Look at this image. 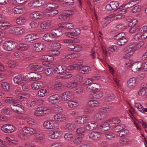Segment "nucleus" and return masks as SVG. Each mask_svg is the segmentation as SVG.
Instances as JSON below:
<instances>
[{"instance_id": "nucleus-58", "label": "nucleus", "mask_w": 147, "mask_h": 147, "mask_svg": "<svg viewBox=\"0 0 147 147\" xmlns=\"http://www.w3.org/2000/svg\"><path fill=\"white\" fill-rule=\"evenodd\" d=\"M77 85L78 84L76 82H71L67 84L66 86L67 88L72 89L76 87Z\"/></svg>"}, {"instance_id": "nucleus-30", "label": "nucleus", "mask_w": 147, "mask_h": 147, "mask_svg": "<svg viewBox=\"0 0 147 147\" xmlns=\"http://www.w3.org/2000/svg\"><path fill=\"white\" fill-rule=\"evenodd\" d=\"M76 127V125L73 123H69L65 125V129L68 131L74 130Z\"/></svg>"}, {"instance_id": "nucleus-34", "label": "nucleus", "mask_w": 147, "mask_h": 147, "mask_svg": "<svg viewBox=\"0 0 147 147\" xmlns=\"http://www.w3.org/2000/svg\"><path fill=\"white\" fill-rule=\"evenodd\" d=\"M100 129L102 131H107L110 129V124L107 122H105L100 126Z\"/></svg>"}, {"instance_id": "nucleus-6", "label": "nucleus", "mask_w": 147, "mask_h": 147, "mask_svg": "<svg viewBox=\"0 0 147 147\" xmlns=\"http://www.w3.org/2000/svg\"><path fill=\"white\" fill-rule=\"evenodd\" d=\"M57 124L53 121H47L43 123L44 127L46 129H53L57 127Z\"/></svg>"}, {"instance_id": "nucleus-64", "label": "nucleus", "mask_w": 147, "mask_h": 147, "mask_svg": "<svg viewBox=\"0 0 147 147\" xmlns=\"http://www.w3.org/2000/svg\"><path fill=\"white\" fill-rule=\"evenodd\" d=\"M85 128L82 127L79 128L76 130L77 133L79 135H83L85 132Z\"/></svg>"}, {"instance_id": "nucleus-33", "label": "nucleus", "mask_w": 147, "mask_h": 147, "mask_svg": "<svg viewBox=\"0 0 147 147\" xmlns=\"http://www.w3.org/2000/svg\"><path fill=\"white\" fill-rule=\"evenodd\" d=\"M135 107L139 111L142 113H144L145 112H147V108L144 109L143 106L139 103H136Z\"/></svg>"}, {"instance_id": "nucleus-51", "label": "nucleus", "mask_w": 147, "mask_h": 147, "mask_svg": "<svg viewBox=\"0 0 147 147\" xmlns=\"http://www.w3.org/2000/svg\"><path fill=\"white\" fill-rule=\"evenodd\" d=\"M68 106L71 108L76 107L79 105V104L76 101L74 100H69L68 102Z\"/></svg>"}, {"instance_id": "nucleus-53", "label": "nucleus", "mask_w": 147, "mask_h": 147, "mask_svg": "<svg viewBox=\"0 0 147 147\" xmlns=\"http://www.w3.org/2000/svg\"><path fill=\"white\" fill-rule=\"evenodd\" d=\"M135 51V49H131L129 52L126 53L125 56L123 57L124 59H128L130 57L132 56L134 53V51Z\"/></svg>"}, {"instance_id": "nucleus-59", "label": "nucleus", "mask_w": 147, "mask_h": 147, "mask_svg": "<svg viewBox=\"0 0 147 147\" xmlns=\"http://www.w3.org/2000/svg\"><path fill=\"white\" fill-rule=\"evenodd\" d=\"M103 95V93L101 91H97L94 93L93 97L97 98H99L102 97Z\"/></svg>"}, {"instance_id": "nucleus-20", "label": "nucleus", "mask_w": 147, "mask_h": 147, "mask_svg": "<svg viewBox=\"0 0 147 147\" xmlns=\"http://www.w3.org/2000/svg\"><path fill=\"white\" fill-rule=\"evenodd\" d=\"M136 80L135 78L133 77L129 79L127 82V85L128 88H132L135 86L137 83Z\"/></svg>"}, {"instance_id": "nucleus-50", "label": "nucleus", "mask_w": 147, "mask_h": 147, "mask_svg": "<svg viewBox=\"0 0 147 147\" xmlns=\"http://www.w3.org/2000/svg\"><path fill=\"white\" fill-rule=\"evenodd\" d=\"M18 65V63L13 60H10L8 61L7 65L10 68H12Z\"/></svg>"}, {"instance_id": "nucleus-43", "label": "nucleus", "mask_w": 147, "mask_h": 147, "mask_svg": "<svg viewBox=\"0 0 147 147\" xmlns=\"http://www.w3.org/2000/svg\"><path fill=\"white\" fill-rule=\"evenodd\" d=\"M2 87L5 91H8L10 90V84L7 82H3L1 84Z\"/></svg>"}, {"instance_id": "nucleus-11", "label": "nucleus", "mask_w": 147, "mask_h": 147, "mask_svg": "<svg viewBox=\"0 0 147 147\" xmlns=\"http://www.w3.org/2000/svg\"><path fill=\"white\" fill-rule=\"evenodd\" d=\"M101 133L99 131H93L89 134L90 138L92 140H96L100 137Z\"/></svg>"}, {"instance_id": "nucleus-12", "label": "nucleus", "mask_w": 147, "mask_h": 147, "mask_svg": "<svg viewBox=\"0 0 147 147\" xmlns=\"http://www.w3.org/2000/svg\"><path fill=\"white\" fill-rule=\"evenodd\" d=\"M44 13L40 11H35L31 13L30 16L32 18L40 19L45 16Z\"/></svg>"}, {"instance_id": "nucleus-48", "label": "nucleus", "mask_w": 147, "mask_h": 147, "mask_svg": "<svg viewBox=\"0 0 147 147\" xmlns=\"http://www.w3.org/2000/svg\"><path fill=\"white\" fill-rule=\"evenodd\" d=\"M24 41L28 43H32L34 42L32 40V34L27 35L24 38Z\"/></svg>"}, {"instance_id": "nucleus-45", "label": "nucleus", "mask_w": 147, "mask_h": 147, "mask_svg": "<svg viewBox=\"0 0 147 147\" xmlns=\"http://www.w3.org/2000/svg\"><path fill=\"white\" fill-rule=\"evenodd\" d=\"M127 38L125 36L124 38H123L122 39H120V40L117 41V43L118 45L119 46H122L124 45L127 42Z\"/></svg>"}, {"instance_id": "nucleus-21", "label": "nucleus", "mask_w": 147, "mask_h": 147, "mask_svg": "<svg viewBox=\"0 0 147 147\" xmlns=\"http://www.w3.org/2000/svg\"><path fill=\"white\" fill-rule=\"evenodd\" d=\"M59 96L57 94L50 96L48 98L49 101L52 103H57L59 101Z\"/></svg>"}, {"instance_id": "nucleus-2", "label": "nucleus", "mask_w": 147, "mask_h": 147, "mask_svg": "<svg viewBox=\"0 0 147 147\" xmlns=\"http://www.w3.org/2000/svg\"><path fill=\"white\" fill-rule=\"evenodd\" d=\"M106 109H107L106 107H102L100 109L98 110L99 113H97L94 115V119L98 120H101L106 118L107 117V116L104 111Z\"/></svg>"}, {"instance_id": "nucleus-19", "label": "nucleus", "mask_w": 147, "mask_h": 147, "mask_svg": "<svg viewBox=\"0 0 147 147\" xmlns=\"http://www.w3.org/2000/svg\"><path fill=\"white\" fill-rule=\"evenodd\" d=\"M43 86L42 82L39 81L37 82H34L32 83L31 85V86L33 89L37 90L42 88Z\"/></svg>"}, {"instance_id": "nucleus-24", "label": "nucleus", "mask_w": 147, "mask_h": 147, "mask_svg": "<svg viewBox=\"0 0 147 147\" xmlns=\"http://www.w3.org/2000/svg\"><path fill=\"white\" fill-rule=\"evenodd\" d=\"M98 84L95 83H92L90 85H88L87 87V90L89 91H91L93 90H98L99 87Z\"/></svg>"}, {"instance_id": "nucleus-62", "label": "nucleus", "mask_w": 147, "mask_h": 147, "mask_svg": "<svg viewBox=\"0 0 147 147\" xmlns=\"http://www.w3.org/2000/svg\"><path fill=\"white\" fill-rule=\"evenodd\" d=\"M22 107V106L18 104L16 105V113L18 114L22 113L24 110Z\"/></svg>"}, {"instance_id": "nucleus-1", "label": "nucleus", "mask_w": 147, "mask_h": 147, "mask_svg": "<svg viewBox=\"0 0 147 147\" xmlns=\"http://www.w3.org/2000/svg\"><path fill=\"white\" fill-rule=\"evenodd\" d=\"M17 43L12 40H7L5 41L3 44V48L7 51L14 50L16 47Z\"/></svg>"}, {"instance_id": "nucleus-56", "label": "nucleus", "mask_w": 147, "mask_h": 147, "mask_svg": "<svg viewBox=\"0 0 147 147\" xmlns=\"http://www.w3.org/2000/svg\"><path fill=\"white\" fill-rule=\"evenodd\" d=\"M139 29L138 26H131L129 30V32L131 34L135 33L137 32V30Z\"/></svg>"}, {"instance_id": "nucleus-17", "label": "nucleus", "mask_w": 147, "mask_h": 147, "mask_svg": "<svg viewBox=\"0 0 147 147\" xmlns=\"http://www.w3.org/2000/svg\"><path fill=\"white\" fill-rule=\"evenodd\" d=\"M23 131L31 135H34L36 133V130L34 129L29 127H25L22 129Z\"/></svg>"}, {"instance_id": "nucleus-7", "label": "nucleus", "mask_w": 147, "mask_h": 147, "mask_svg": "<svg viewBox=\"0 0 147 147\" xmlns=\"http://www.w3.org/2000/svg\"><path fill=\"white\" fill-rule=\"evenodd\" d=\"M14 83L18 85L25 82L26 81V78L22 75H19L13 78Z\"/></svg>"}, {"instance_id": "nucleus-42", "label": "nucleus", "mask_w": 147, "mask_h": 147, "mask_svg": "<svg viewBox=\"0 0 147 147\" xmlns=\"http://www.w3.org/2000/svg\"><path fill=\"white\" fill-rule=\"evenodd\" d=\"M35 139L38 141L42 140L45 138V136L42 134L37 132L35 134Z\"/></svg>"}, {"instance_id": "nucleus-3", "label": "nucleus", "mask_w": 147, "mask_h": 147, "mask_svg": "<svg viewBox=\"0 0 147 147\" xmlns=\"http://www.w3.org/2000/svg\"><path fill=\"white\" fill-rule=\"evenodd\" d=\"M1 129L5 133L9 134L14 132L16 129L12 125L6 124L3 125L1 127Z\"/></svg>"}, {"instance_id": "nucleus-52", "label": "nucleus", "mask_w": 147, "mask_h": 147, "mask_svg": "<svg viewBox=\"0 0 147 147\" xmlns=\"http://www.w3.org/2000/svg\"><path fill=\"white\" fill-rule=\"evenodd\" d=\"M87 122V120L81 117H79L77 119L76 122L78 124H83Z\"/></svg>"}, {"instance_id": "nucleus-54", "label": "nucleus", "mask_w": 147, "mask_h": 147, "mask_svg": "<svg viewBox=\"0 0 147 147\" xmlns=\"http://www.w3.org/2000/svg\"><path fill=\"white\" fill-rule=\"evenodd\" d=\"M109 121L111 123L117 124L120 122L121 120L118 117H116L111 119Z\"/></svg>"}, {"instance_id": "nucleus-27", "label": "nucleus", "mask_w": 147, "mask_h": 147, "mask_svg": "<svg viewBox=\"0 0 147 147\" xmlns=\"http://www.w3.org/2000/svg\"><path fill=\"white\" fill-rule=\"evenodd\" d=\"M44 111L42 110V107H39L37 108L36 110L35 111L34 113V115L37 116H44L45 115V113H44Z\"/></svg>"}, {"instance_id": "nucleus-14", "label": "nucleus", "mask_w": 147, "mask_h": 147, "mask_svg": "<svg viewBox=\"0 0 147 147\" xmlns=\"http://www.w3.org/2000/svg\"><path fill=\"white\" fill-rule=\"evenodd\" d=\"M67 69H68V66L64 65H59L57 66L55 70V72L61 74L64 72Z\"/></svg>"}, {"instance_id": "nucleus-28", "label": "nucleus", "mask_w": 147, "mask_h": 147, "mask_svg": "<svg viewBox=\"0 0 147 147\" xmlns=\"http://www.w3.org/2000/svg\"><path fill=\"white\" fill-rule=\"evenodd\" d=\"M24 10V8L19 6H17L13 8V11L15 14H19L23 13Z\"/></svg>"}, {"instance_id": "nucleus-8", "label": "nucleus", "mask_w": 147, "mask_h": 147, "mask_svg": "<svg viewBox=\"0 0 147 147\" xmlns=\"http://www.w3.org/2000/svg\"><path fill=\"white\" fill-rule=\"evenodd\" d=\"M28 68L29 69L39 72L42 71L44 69L42 66L40 65H37L35 63L30 64L29 65Z\"/></svg>"}, {"instance_id": "nucleus-22", "label": "nucleus", "mask_w": 147, "mask_h": 147, "mask_svg": "<svg viewBox=\"0 0 147 147\" xmlns=\"http://www.w3.org/2000/svg\"><path fill=\"white\" fill-rule=\"evenodd\" d=\"M61 133L59 131H55L51 132L48 134L49 138L51 139H57L60 135Z\"/></svg>"}, {"instance_id": "nucleus-36", "label": "nucleus", "mask_w": 147, "mask_h": 147, "mask_svg": "<svg viewBox=\"0 0 147 147\" xmlns=\"http://www.w3.org/2000/svg\"><path fill=\"white\" fill-rule=\"evenodd\" d=\"M55 9H52L51 10H49L48 12H45L46 15L53 16L59 13L58 10ZM44 13H45V12Z\"/></svg>"}, {"instance_id": "nucleus-49", "label": "nucleus", "mask_w": 147, "mask_h": 147, "mask_svg": "<svg viewBox=\"0 0 147 147\" xmlns=\"http://www.w3.org/2000/svg\"><path fill=\"white\" fill-rule=\"evenodd\" d=\"M8 23L6 22H1L0 23V29L2 30L7 29L10 27Z\"/></svg>"}, {"instance_id": "nucleus-35", "label": "nucleus", "mask_w": 147, "mask_h": 147, "mask_svg": "<svg viewBox=\"0 0 147 147\" xmlns=\"http://www.w3.org/2000/svg\"><path fill=\"white\" fill-rule=\"evenodd\" d=\"M125 126L124 124H121L120 125H116L114 127V131L116 132H123V129H124Z\"/></svg>"}, {"instance_id": "nucleus-25", "label": "nucleus", "mask_w": 147, "mask_h": 147, "mask_svg": "<svg viewBox=\"0 0 147 147\" xmlns=\"http://www.w3.org/2000/svg\"><path fill=\"white\" fill-rule=\"evenodd\" d=\"M51 24V21L49 20H47L41 23L40 27L43 29H48L50 27Z\"/></svg>"}, {"instance_id": "nucleus-60", "label": "nucleus", "mask_w": 147, "mask_h": 147, "mask_svg": "<svg viewBox=\"0 0 147 147\" xmlns=\"http://www.w3.org/2000/svg\"><path fill=\"white\" fill-rule=\"evenodd\" d=\"M69 17L66 14H64L63 12L62 14L59 16V18L63 21H66V20L69 19Z\"/></svg>"}, {"instance_id": "nucleus-5", "label": "nucleus", "mask_w": 147, "mask_h": 147, "mask_svg": "<svg viewBox=\"0 0 147 147\" xmlns=\"http://www.w3.org/2000/svg\"><path fill=\"white\" fill-rule=\"evenodd\" d=\"M119 6V3L117 1H112L109 4H107L106 7V9L108 11H111L117 8Z\"/></svg>"}, {"instance_id": "nucleus-4", "label": "nucleus", "mask_w": 147, "mask_h": 147, "mask_svg": "<svg viewBox=\"0 0 147 147\" xmlns=\"http://www.w3.org/2000/svg\"><path fill=\"white\" fill-rule=\"evenodd\" d=\"M28 80L32 81L38 80L41 78V75L39 72H31L28 73L27 75Z\"/></svg>"}, {"instance_id": "nucleus-18", "label": "nucleus", "mask_w": 147, "mask_h": 147, "mask_svg": "<svg viewBox=\"0 0 147 147\" xmlns=\"http://www.w3.org/2000/svg\"><path fill=\"white\" fill-rule=\"evenodd\" d=\"M61 97L63 100H68L72 98L73 97V94L69 91L66 92L62 94Z\"/></svg>"}, {"instance_id": "nucleus-41", "label": "nucleus", "mask_w": 147, "mask_h": 147, "mask_svg": "<svg viewBox=\"0 0 147 147\" xmlns=\"http://www.w3.org/2000/svg\"><path fill=\"white\" fill-rule=\"evenodd\" d=\"M125 36V34L124 32H120L115 35L114 37V38L115 39L118 41Z\"/></svg>"}, {"instance_id": "nucleus-38", "label": "nucleus", "mask_w": 147, "mask_h": 147, "mask_svg": "<svg viewBox=\"0 0 147 147\" xmlns=\"http://www.w3.org/2000/svg\"><path fill=\"white\" fill-rule=\"evenodd\" d=\"M30 95L27 93H22L20 94L18 98L21 100H25L29 98Z\"/></svg>"}, {"instance_id": "nucleus-55", "label": "nucleus", "mask_w": 147, "mask_h": 147, "mask_svg": "<svg viewBox=\"0 0 147 147\" xmlns=\"http://www.w3.org/2000/svg\"><path fill=\"white\" fill-rule=\"evenodd\" d=\"M53 71H55V69L50 68H47L45 69V73L47 76L52 75L53 74Z\"/></svg>"}, {"instance_id": "nucleus-37", "label": "nucleus", "mask_w": 147, "mask_h": 147, "mask_svg": "<svg viewBox=\"0 0 147 147\" xmlns=\"http://www.w3.org/2000/svg\"><path fill=\"white\" fill-rule=\"evenodd\" d=\"M48 92H47V90L45 89H41L38 92L37 94L40 97H43L47 95Z\"/></svg>"}, {"instance_id": "nucleus-29", "label": "nucleus", "mask_w": 147, "mask_h": 147, "mask_svg": "<svg viewBox=\"0 0 147 147\" xmlns=\"http://www.w3.org/2000/svg\"><path fill=\"white\" fill-rule=\"evenodd\" d=\"M89 68L88 66H81L80 67H78L77 69L80 73L84 74L86 73H87L89 72Z\"/></svg>"}, {"instance_id": "nucleus-31", "label": "nucleus", "mask_w": 147, "mask_h": 147, "mask_svg": "<svg viewBox=\"0 0 147 147\" xmlns=\"http://www.w3.org/2000/svg\"><path fill=\"white\" fill-rule=\"evenodd\" d=\"M45 8L47 9H57L58 8V5L54 3H49L45 5Z\"/></svg>"}, {"instance_id": "nucleus-9", "label": "nucleus", "mask_w": 147, "mask_h": 147, "mask_svg": "<svg viewBox=\"0 0 147 147\" xmlns=\"http://www.w3.org/2000/svg\"><path fill=\"white\" fill-rule=\"evenodd\" d=\"M33 49L34 51L37 52H40L45 50V45L42 43H36L33 45Z\"/></svg>"}, {"instance_id": "nucleus-39", "label": "nucleus", "mask_w": 147, "mask_h": 147, "mask_svg": "<svg viewBox=\"0 0 147 147\" xmlns=\"http://www.w3.org/2000/svg\"><path fill=\"white\" fill-rule=\"evenodd\" d=\"M61 26V27L62 28H65L69 29H72L74 27V25L73 24L67 22H64L62 23Z\"/></svg>"}, {"instance_id": "nucleus-13", "label": "nucleus", "mask_w": 147, "mask_h": 147, "mask_svg": "<svg viewBox=\"0 0 147 147\" xmlns=\"http://www.w3.org/2000/svg\"><path fill=\"white\" fill-rule=\"evenodd\" d=\"M97 127V123L93 121L89 122L87 125L85 126V129L88 130H92Z\"/></svg>"}, {"instance_id": "nucleus-23", "label": "nucleus", "mask_w": 147, "mask_h": 147, "mask_svg": "<svg viewBox=\"0 0 147 147\" xmlns=\"http://www.w3.org/2000/svg\"><path fill=\"white\" fill-rule=\"evenodd\" d=\"M51 32L55 38L57 36H60L63 35V30L61 28L53 30Z\"/></svg>"}, {"instance_id": "nucleus-63", "label": "nucleus", "mask_w": 147, "mask_h": 147, "mask_svg": "<svg viewBox=\"0 0 147 147\" xmlns=\"http://www.w3.org/2000/svg\"><path fill=\"white\" fill-rule=\"evenodd\" d=\"M25 21V19L23 17H21L18 18L17 19L16 22L18 24L21 25Z\"/></svg>"}, {"instance_id": "nucleus-61", "label": "nucleus", "mask_w": 147, "mask_h": 147, "mask_svg": "<svg viewBox=\"0 0 147 147\" xmlns=\"http://www.w3.org/2000/svg\"><path fill=\"white\" fill-rule=\"evenodd\" d=\"M83 141L82 138L81 137H78L76 138L73 141V142L75 144L78 145Z\"/></svg>"}, {"instance_id": "nucleus-26", "label": "nucleus", "mask_w": 147, "mask_h": 147, "mask_svg": "<svg viewBox=\"0 0 147 147\" xmlns=\"http://www.w3.org/2000/svg\"><path fill=\"white\" fill-rule=\"evenodd\" d=\"M43 1L42 0H33L30 2V4L34 7L40 6L43 4Z\"/></svg>"}, {"instance_id": "nucleus-47", "label": "nucleus", "mask_w": 147, "mask_h": 147, "mask_svg": "<svg viewBox=\"0 0 147 147\" xmlns=\"http://www.w3.org/2000/svg\"><path fill=\"white\" fill-rule=\"evenodd\" d=\"M98 102L96 100H91L88 102V104L90 106L96 107L99 105Z\"/></svg>"}, {"instance_id": "nucleus-46", "label": "nucleus", "mask_w": 147, "mask_h": 147, "mask_svg": "<svg viewBox=\"0 0 147 147\" xmlns=\"http://www.w3.org/2000/svg\"><path fill=\"white\" fill-rule=\"evenodd\" d=\"M64 137L66 140L71 141L74 138V135L68 132L65 134Z\"/></svg>"}, {"instance_id": "nucleus-16", "label": "nucleus", "mask_w": 147, "mask_h": 147, "mask_svg": "<svg viewBox=\"0 0 147 147\" xmlns=\"http://www.w3.org/2000/svg\"><path fill=\"white\" fill-rule=\"evenodd\" d=\"M82 64L83 61L82 60H77L75 64L68 66V70H74L75 69H77V68L80 67V65Z\"/></svg>"}, {"instance_id": "nucleus-57", "label": "nucleus", "mask_w": 147, "mask_h": 147, "mask_svg": "<svg viewBox=\"0 0 147 147\" xmlns=\"http://www.w3.org/2000/svg\"><path fill=\"white\" fill-rule=\"evenodd\" d=\"M29 47V45L26 44L21 43L20 45V50L21 51H25L28 49Z\"/></svg>"}, {"instance_id": "nucleus-10", "label": "nucleus", "mask_w": 147, "mask_h": 147, "mask_svg": "<svg viewBox=\"0 0 147 147\" xmlns=\"http://www.w3.org/2000/svg\"><path fill=\"white\" fill-rule=\"evenodd\" d=\"M67 47L68 50L74 51H80L82 50V48L81 46L75 44H69Z\"/></svg>"}, {"instance_id": "nucleus-40", "label": "nucleus", "mask_w": 147, "mask_h": 147, "mask_svg": "<svg viewBox=\"0 0 147 147\" xmlns=\"http://www.w3.org/2000/svg\"><path fill=\"white\" fill-rule=\"evenodd\" d=\"M4 101L7 103H10L17 102V100L14 97H7L4 98Z\"/></svg>"}, {"instance_id": "nucleus-32", "label": "nucleus", "mask_w": 147, "mask_h": 147, "mask_svg": "<svg viewBox=\"0 0 147 147\" xmlns=\"http://www.w3.org/2000/svg\"><path fill=\"white\" fill-rule=\"evenodd\" d=\"M53 117L55 120L59 121L66 120V118L64 116L60 114H57L55 115Z\"/></svg>"}, {"instance_id": "nucleus-15", "label": "nucleus", "mask_w": 147, "mask_h": 147, "mask_svg": "<svg viewBox=\"0 0 147 147\" xmlns=\"http://www.w3.org/2000/svg\"><path fill=\"white\" fill-rule=\"evenodd\" d=\"M43 39L47 42H51L54 40L55 38L51 31L50 32L45 34L43 36Z\"/></svg>"}, {"instance_id": "nucleus-44", "label": "nucleus", "mask_w": 147, "mask_h": 147, "mask_svg": "<svg viewBox=\"0 0 147 147\" xmlns=\"http://www.w3.org/2000/svg\"><path fill=\"white\" fill-rule=\"evenodd\" d=\"M139 2V0H134L133 1H129L126 5V7L129 8H131L138 3Z\"/></svg>"}]
</instances>
